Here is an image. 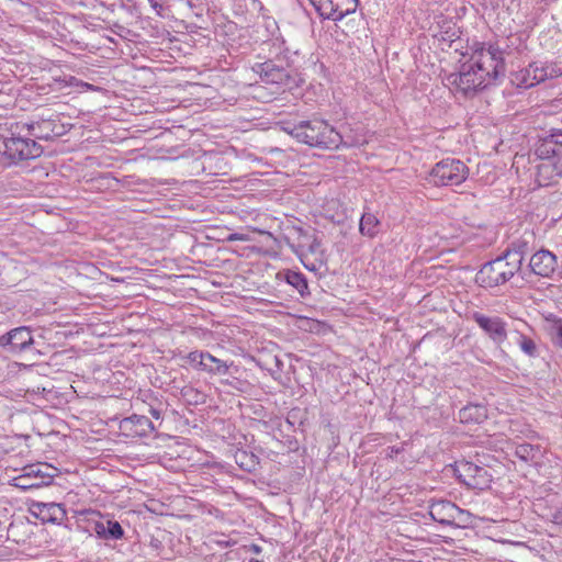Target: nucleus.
<instances>
[{"label": "nucleus", "mask_w": 562, "mask_h": 562, "mask_svg": "<svg viewBox=\"0 0 562 562\" xmlns=\"http://www.w3.org/2000/svg\"><path fill=\"white\" fill-rule=\"evenodd\" d=\"M438 32L434 35L439 42L447 43L450 47L452 43L460 38L461 31L451 20H443L438 24Z\"/></svg>", "instance_id": "25"}, {"label": "nucleus", "mask_w": 562, "mask_h": 562, "mask_svg": "<svg viewBox=\"0 0 562 562\" xmlns=\"http://www.w3.org/2000/svg\"><path fill=\"white\" fill-rule=\"evenodd\" d=\"M180 395L188 405L196 406L205 403V394L191 385L183 386Z\"/></svg>", "instance_id": "31"}, {"label": "nucleus", "mask_w": 562, "mask_h": 562, "mask_svg": "<svg viewBox=\"0 0 562 562\" xmlns=\"http://www.w3.org/2000/svg\"><path fill=\"white\" fill-rule=\"evenodd\" d=\"M480 70L476 69L472 59L461 65L458 74L448 76L447 81L450 86L454 87L457 91L469 97L474 95L477 91L484 90L488 87L484 77L479 75Z\"/></svg>", "instance_id": "6"}, {"label": "nucleus", "mask_w": 562, "mask_h": 562, "mask_svg": "<svg viewBox=\"0 0 562 562\" xmlns=\"http://www.w3.org/2000/svg\"><path fill=\"white\" fill-rule=\"evenodd\" d=\"M205 351L194 350L189 352L186 356V359L190 366H192L196 370H201L205 372Z\"/></svg>", "instance_id": "33"}, {"label": "nucleus", "mask_w": 562, "mask_h": 562, "mask_svg": "<svg viewBox=\"0 0 562 562\" xmlns=\"http://www.w3.org/2000/svg\"><path fill=\"white\" fill-rule=\"evenodd\" d=\"M548 333L552 344L557 348L562 349V318L552 317L551 319H548Z\"/></svg>", "instance_id": "32"}, {"label": "nucleus", "mask_w": 562, "mask_h": 562, "mask_svg": "<svg viewBox=\"0 0 562 562\" xmlns=\"http://www.w3.org/2000/svg\"><path fill=\"white\" fill-rule=\"evenodd\" d=\"M535 77L539 83L552 80L562 76V61L559 60H535L532 61Z\"/></svg>", "instance_id": "20"}, {"label": "nucleus", "mask_w": 562, "mask_h": 562, "mask_svg": "<svg viewBox=\"0 0 562 562\" xmlns=\"http://www.w3.org/2000/svg\"><path fill=\"white\" fill-rule=\"evenodd\" d=\"M516 255L506 258L503 254L485 262L475 276V282L482 288H496L506 284L521 272Z\"/></svg>", "instance_id": "3"}, {"label": "nucleus", "mask_w": 562, "mask_h": 562, "mask_svg": "<svg viewBox=\"0 0 562 562\" xmlns=\"http://www.w3.org/2000/svg\"><path fill=\"white\" fill-rule=\"evenodd\" d=\"M515 456L524 462L537 463V460L541 456L540 447L527 442L517 445Z\"/></svg>", "instance_id": "29"}, {"label": "nucleus", "mask_w": 562, "mask_h": 562, "mask_svg": "<svg viewBox=\"0 0 562 562\" xmlns=\"http://www.w3.org/2000/svg\"><path fill=\"white\" fill-rule=\"evenodd\" d=\"M25 123L27 126L26 132L35 140H50L65 135L69 131L68 125L64 124L59 115L56 114L48 116L43 114L37 120Z\"/></svg>", "instance_id": "8"}, {"label": "nucleus", "mask_w": 562, "mask_h": 562, "mask_svg": "<svg viewBox=\"0 0 562 562\" xmlns=\"http://www.w3.org/2000/svg\"><path fill=\"white\" fill-rule=\"evenodd\" d=\"M29 512L32 516L41 519L43 522L61 524L67 513L63 504L59 503H45L40 501H30Z\"/></svg>", "instance_id": "13"}, {"label": "nucleus", "mask_w": 562, "mask_h": 562, "mask_svg": "<svg viewBox=\"0 0 562 562\" xmlns=\"http://www.w3.org/2000/svg\"><path fill=\"white\" fill-rule=\"evenodd\" d=\"M389 457H393L394 454H398L403 451V448L400 447H389Z\"/></svg>", "instance_id": "41"}, {"label": "nucleus", "mask_w": 562, "mask_h": 562, "mask_svg": "<svg viewBox=\"0 0 562 562\" xmlns=\"http://www.w3.org/2000/svg\"><path fill=\"white\" fill-rule=\"evenodd\" d=\"M469 176L468 166L456 158H446L437 162L428 175V182L436 187L459 186Z\"/></svg>", "instance_id": "5"}, {"label": "nucleus", "mask_w": 562, "mask_h": 562, "mask_svg": "<svg viewBox=\"0 0 562 562\" xmlns=\"http://www.w3.org/2000/svg\"><path fill=\"white\" fill-rule=\"evenodd\" d=\"M251 550L257 554L261 552V548L257 544H252Z\"/></svg>", "instance_id": "42"}, {"label": "nucleus", "mask_w": 562, "mask_h": 562, "mask_svg": "<svg viewBox=\"0 0 562 562\" xmlns=\"http://www.w3.org/2000/svg\"><path fill=\"white\" fill-rule=\"evenodd\" d=\"M119 428L121 434L128 438L147 437L156 429L148 417L137 414L123 418Z\"/></svg>", "instance_id": "14"}, {"label": "nucleus", "mask_w": 562, "mask_h": 562, "mask_svg": "<svg viewBox=\"0 0 562 562\" xmlns=\"http://www.w3.org/2000/svg\"><path fill=\"white\" fill-rule=\"evenodd\" d=\"M297 142L322 149H337L342 137L327 121L314 117L283 128Z\"/></svg>", "instance_id": "2"}, {"label": "nucleus", "mask_w": 562, "mask_h": 562, "mask_svg": "<svg viewBox=\"0 0 562 562\" xmlns=\"http://www.w3.org/2000/svg\"><path fill=\"white\" fill-rule=\"evenodd\" d=\"M471 318L496 346H501L507 339V324L502 317L474 312Z\"/></svg>", "instance_id": "12"}, {"label": "nucleus", "mask_w": 562, "mask_h": 562, "mask_svg": "<svg viewBox=\"0 0 562 562\" xmlns=\"http://www.w3.org/2000/svg\"><path fill=\"white\" fill-rule=\"evenodd\" d=\"M205 372L212 375H224L227 374L229 368L234 364L233 362L227 363L224 360H221L210 352L205 351Z\"/></svg>", "instance_id": "26"}, {"label": "nucleus", "mask_w": 562, "mask_h": 562, "mask_svg": "<svg viewBox=\"0 0 562 562\" xmlns=\"http://www.w3.org/2000/svg\"><path fill=\"white\" fill-rule=\"evenodd\" d=\"M541 162L537 165L536 181L541 187L550 186L562 177V167L553 161L554 158H539Z\"/></svg>", "instance_id": "19"}, {"label": "nucleus", "mask_w": 562, "mask_h": 562, "mask_svg": "<svg viewBox=\"0 0 562 562\" xmlns=\"http://www.w3.org/2000/svg\"><path fill=\"white\" fill-rule=\"evenodd\" d=\"M20 479V475L15 476L13 479V486L20 488V490H23V491H27V490H33V488H40L41 486L38 485V483L36 481H34V477H29V484H23V483H19L18 480Z\"/></svg>", "instance_id": "37"}, {"label": "nucleus", "mask_w": 562, "mask_h": 562, "mask_svg": "<svg viewBox=\"0 0 562 562\" xmlns=\"http://www.w3.org/2000/svg\"><path fill=\"white\" fill-rule=\"evenodd\" d=\"M518 345L524 353H526L529 357H537L538 356V348L536 342L532 338L520 335L518 339Z\"/></svg>", "instance_id": "34"}, {"label": "nucleus", "mask_w": 562, "mask_h": 562, "mask_svg": "<svg viewBox=\"0 0 562 562\" xmlns=\"http://www.w3.org/2000/svg\"><path fill=\"white\" fill-rule=\"evenodd\" d=\"M58 475V469L48 463L29 464L22 469L19 483L29 484V477H34L38 485H50L54 479Z\"/></svg>", "instance_id": "15"}, {"label": "nucleus", "mask_w": 562, "mask_h": 562, "mask_svg": "<svg viewBox=\"0 0 562 562\" xmlns=\"http://www.w3.org/2000/svg\"><path fill=\"white\" fill-rule=\"evenodd\" d=\"M297 256L300 257L302 263L306 269L310 271H317L325 262H318L317 258H313V260H310L307 258V254L302 249L301 251H295Z\"/></svg>", "instance_id": "35"}, {"label": "nucleus", "mask_w": 562, "mask_h": 562, "mask_svg": "<svg viewBox=\"0 0 562 562\" xmlns=\"http://www.w3.org/2000/svg\"><path fill=\"white\" fill-rule=\"evenodd\" d=\"M249 562H263V561H260V560H257V559H250Z\"/></svg>", "instance_id": "46"}, {"label": "nucleus", "mask_w": 562, "mask_h": 562, "mask_svg": "<svg viewBox=\"0 0 562 562\" xmlns=\"http://www.w3.org/2000/svg\"><path fill=\"white\" fill-rule=\"evenodd\" d=\"M557 267V256L547 249H540L535 252L528 265L530 272L542 278H551Z\"/></svg>", "instance_id": "17"}, {"label": "nucleus", "mask_w": 562, "mask_h": 562, "mask_svg": "<svg viewBox=\"0 0 562 562\" xmlns=\"http://www.w3.org/2000/svg\"><path fill=\"white\" fill-rule=\"evenodd\" d=\"M162 404L159 403L158 406L150 405L149 406V413L155 419L161 418L164 409L161 408Z\"/></svg>", "instance_id": "39"}, {"label": "nucleus", "mask_w": 562, "mask_h": 562, "mask_svg": "<svg viewBox=\"0 0 562 562\" xmlns=\"http://www.w3.org/2000/svg\"><path fill=\"white\" fill-rule=\"evenodd\" d=\"M93 531L102 540H121L125 535L121 524L112 519L95 521Z\"/></svg>", "instance_id": "21"}, {"label": "nucleus", "mask_w": 562, "mask_h": 562, "mask_svg": "<svg viewBox=\"0 0 562 562\" xmlns=\"http://www.w3.org/2000/svg\"><path fill=\"white\" fill-rule=\"evenodd\" d=\"M239 467H240L241 469H247V470H249V468L247 467V464H245L243 461H240Z\"/></svg>", "instance_id": "44"}, {"label": "nucleus", "mask_w": 562, "mask_h": 562, "mask_svg": "<svg viewBox=\"0 0 562 562\" xmlns=\"http://www.w3.org/2000/svg\"><path fill=\"white\" fill-rule=\"evenodd\" d=\"M223 383L228 384V385H232V386L234 385V384H233V382H231V381H228V380L224 381Z\"/></svg>", "instance_id": "45"}, {"label": "nucleus", "mask_w": 562, "mask_h": 562, "mask_svg": "<svg viewBox=\"0 0 562 562\" xmlns=\"http://www.w3.org/2000/svg\"><path fill=\"white\" fill-rule=\"evenodd\" d=\"M453 515L456 516V518L453 519L452 526L464 527L470 522V519H471L470 513L464 509H461L458 506H457V515L456 514H453Z\"/></svg>", "instance_id": "36"}, {"label": "nucleus", "mask_w": 562, "mask_h": 562, "mask_svg": "<svg viewBox=\"0 0 562 562\" xmlns=\"http://www.w3.org/2000/svg\"><path fill=\"white\" fill-rule=\"evenodd\" d=\"M34 344L32 330L27 326L15 327L0 336V349L11 355L32 351Z\"/></svg>", "instance_id": "10"}, {"label": "nucleus", "mask_w": 562, "mask_h": 562, "mask_svg": "<svg viewBox=\"0 0 562 562\" xmlns=\"http://www.w3.org/2000/svg\"><path fill=\"white\" fill-rule=\"evenodd\" d=\"M457 505L447 499L434 501L429 505V516L442 526L453 525Z\"/></svg>", "instance_id": "18"}, {"label": "nucleus", "mask_w": 562, "mask_h": 562, "mask_svg": "<svg viewBox=\"0 0 562 562\" xmlns=\"http://www.w3.org/2000/svg\"><path fill=\"white\" fill-rule=\"evenodd\" d=\"M458 480L473 490H485L492 482V474L485 467H480L470 461H459L454 467Z\"/></svg>", "instance_id": "9"}, {"label": "nucleus", "mask_w": 562, "mask_h": 562, "mask_svg": "<svg viewBox=\"0 0 562 562\" xmlns=\"http://www.w3.org/2000/svg\"><path fill=\"white\" fill-rule=\"evenodd\" d=\"M228 239H229V240H241L243 238H241V237H239L237 234H234V235H232Z\"/></svg>", "instance_id": "43"}, {"label": "nucleus", "mask_w": 562, "mask_h": 562, "mask_svg": "<svg viewBox=\"0 0 562 562\" xmlns=\"http://www.w3.org/2000/svg\"><path fill=\"white\" fill-rule=\"evenodd\" d=\"M535 155L537 158L562 159V130L552 128L548 135L540 137L536 144Z\"/></svg>", "instance_id": "16"}, {"label": "nucleus", "mask_w": 562, "mask_h": 562, "mask_svg": "<svg viewBox=\"0 0 562 562\" xmlns=\"http://www.w3.org/2000/svg\"><path fill=\"white\" fill-rule=\"evenodd\" d=\"M533 65L532 61L525 68H521L517 71L512 72L510 81L514 86L519 89H529L537 85L539 81L538 77H535V72L532 71Z\"/></svg>", "instance_id": "23"}, {"label": "nucleus", "mask_w": 562, "mask_h": 562, "mask_svg": "<svg viewBox=\"0 0 562 562\" xmlns=\"http://www.w3.org/2000/svg\"><path fill=\"white\" fill-rule=\"evenodd\" d=\"M150 7L157 12V14L162 15L164 5L158 0H147Z\"/></svg>", "instance_id": "40"}, {"label": "nucleus", "mask_w": 562, "mask_h": 562, "mask_svg": "<svg viewBox=\"0 0 562 562\" xmlns=\"http://www.w3.org/2000/svg\"><path fill=\"white\" fill-rule=\"evenodd\" d=\"M458 417L462 424H481L487 418V409L482 404H469L459 411Z\"/></svg>", "instance_id": "22"}, {"label": "nucleus", "mask_w": 562, "mask_h": 562, "mask_svg": "<svg viewBox=\"0 0 562 562\" xmlns=\"http://www.w3.org/2000/svg\"><path fill=\"white\" fill-rule=\"evenodd\" d=\"M471 59L476 66L477 72L488 86L494 85L499 77L505 75V59L504 52L497 46L490 44L485 47L481 44L471 56Z\"/></svg>", "instance_id": "4"}, {"label": "nucleus", "mask_w": 562, "mask_h": 562, "mask_svg": "<svg viewBox=\"0 0 562 562\" xmlns=\"http://www.w3.org/2000/svg\"><path fill=\"white\" fill-rule=\"evenodd\" d=\"M25 122L5 123L0 126V165L10 167L24 160L41 157L44 149L26 132Z\"/></svg>", "instance_id": "1"}, {"label": "nucleus", "mask_w": 562, "mask_h": 562, "mask_svg": "<svg viewBox=\"0 0 562 562\" xmlns=\"http://www.w3.org/2000/svg\"><path fill=\"white\" fill-rule=\"evenodd\" d=\"M311 4L324 19L339 21L353 13L358 7V0H310Z\"/></svg>", "instance_id": "11"}, {"label": "nucleus", "mask_w": 562, "mask_h": 562, "mask_svg": "<svg viewBox=\"0 0 562 562\" xmlns=\"http://www.w3.org/2000/svg\"><path fill=\"white\" fill-rule=\"evenodd\" d=\"M252 70L259 75L262 82L267 85H278L284 89H292L297 86L293 71L278 64L276 60L268 59L263 63H256Z\"/></svg>", "instance_id": "7"}, {"label": "nucleus", "mask_w": 562, "mask_h": 562, "mask_svg": "<svg viewBox=\"0 0 562 562\" xmlns=\"http://www.w3.org/2000/svg\"><path fill=\"white\" fill-rule=\"evenodd\" d=\"M278 278L283 279L289 285L294 288L302 297L310 295L308 283L302 272L285 270L279 272Z\"/></svg>", "instance_id": "24"}, {"label": "nucleus", "mask_w": 562, "mask_h": 562, "mask_svg": "<svg viewBox=\"0 0 562 562\" xmlns=\"http://www.w3.org/2000/svg\"><path fill=\"white\" fill-rule=\"evenodd\" d=\"M528 241L525 239H517L509 244V246L502 252L506 258H509V256H513V254L516 255V261L519 266V269L522 268V261L524 256L528 251Z\"/></svg>", "instance_id": "30"}, {"label": "nucleus", "mask_w": 562, "mask_h": 562, "mask_svg": "<svg viewBox=\"0 0 562 562\" xmlns=\"http://www.w3.org/2000/svg\"><path fill=\"white\" fill-rule=\"evenodd\" d=\"M380 221L378 217L370 212H364L360 218L359 231L363 236L370 238L374 237L379 233Z\"/></svg>", "instance_id": "28"}, {"label": "nucleus", "mask_w": 562, "mask_h": 562, "mask_svg": "<svg viewBox=\"0 0 562 562\" xmlns=\"http://www.w3.org/2000/svg\"><path fill=\"white\" fill-rule=\"evenodd\" d=\"M304 239L305 243L299 245L300 249L297 251H301L303 249L307 254V257L311 255L314 258H317L318 262H325V254L321 249V240L315 235H305Z\"/></svg>", "instance_id": "27"}, {"label": "nucleus", "mask_w": 562, "mask_h": 562, "mask_svg": "<svg viewBox=\"0 0 562 562\" xmlns=\"http://www.w3.org/2000/svg\"><path fill=\"white\" fill-rule=\"evenodd\" d=\"M551 521L562 527V505L551 513Z\"/></svg>", "instance_id": "38"}]
</instances>
